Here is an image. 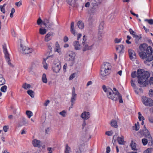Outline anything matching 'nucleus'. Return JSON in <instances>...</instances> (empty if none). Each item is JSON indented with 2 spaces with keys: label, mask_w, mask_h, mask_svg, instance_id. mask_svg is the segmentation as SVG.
Returning <instances> with one entry per match:
<instances>
[{
  "label": "nucleus",
  "mask_w": 153,
  "mask_h": 153,
  "mask_svg": "<svg viewBox=\"0 0 153 153\" xmlns=\"http://www.w3.org/2000/svg\"><path fill=\"white\" fill-rule=\"evenodd\" d=\"M131 76L133 78L137 77L138 83L140 87L146 86L148 84V81L146 79L149 77L150 74L148 72L145 71L143 69H138L137 73L135 71L133 72L131 74Z\"/></svg>",
  "instance_id": "obj_1"
},
{
  "label": "nucleus",
  "mask_w": 153,
  "mask_h": 153,
  "mask_svg": "<svg viewBox=\"0 0 153 153\" xmlns=\"http://www.w3.org/2000/svg\"><path fill=\"white\" fill-rule=\"evenodd\" d=\"M110 65L109 63L105 62L101 68L100 74L102 79H104V77L108 75L110 73Z\"/></svg>",
  "instance_id": "obj_2"
},
{
  "label": "nucleus",
  "mask_w": 153,
  "mask_h": 153,
  "mask_svg": "<svg viewBox=\"0 0 153 153\" xmlns=\"http://www.w3.org/2000/svg\"><path fill=\"white\" fill-rule=\"evenodd\" d=\"M107 94V97L108 98L114 101H116L118 99L120 103H123L122 96L118 91L115 93L111 89V91H110Z\"/></svg>",
  "instance_id": "obj_3"
},
{
  "label": "nucleus",
  "mask_w": 153,
  "mask_h": 153,
  "mask_svg": "<svg viewBox=\"0 0 153 153\" xmlns=\"http://www.w3.org/2000/svg\"><path fill=\"white\" fill-rule=\"evenodd\" d=\"M43 25L45 26H47L48 28H51L53 26H57L59 24L58 20L55 17H52L49 19H45L43 22Z\"/></svg>",
  "instance_id": "obj_4"
},
{
  "label": "nucleus",
  "mask_w": 153,
  "mask_h": 153,
  "mask_svg": "<svg viewBox=\"0 0 153 153\" xmlns=\"http://www.w3.org/2000/svg\"><path fill=\"white\" fill-rule=\"evenodd\" d=\"M20 46L23 54H29L33 51V50L32 49L25 46V43L26 42V40L25 37L20 39Z\"/></svg>",
  "instance_id": "obj_5"
},
{
  "label": "nucleus",
  "mask_w": 153,
  "mask_h": 153,
  "mask_svg": "<svg viewBox=\"0 0 153 153\" xmlns=\"http://www.w3.org/2000/svg\"><path fill=\"white\" fill-rule=\"evenodd\" d=\"M139 48L141 51L146 52L148 55H152L153 52V50L151 46H148L146 44H143L141 45Z\"/></svg>",
  "instance_id": "obj_6"
},
{
  "label": "nucleus",
  "mask_w": 153,
  "mask_h": 153,
  "mask_svg": "<svg viewBox=\"0 0 153 153\" xmlns=\"http://www.w3.org/2000/svg\"><path fill=\"white\" fill-rule=\"evenodd\" d=\"M87 39L85 36H83L82 40V51L83 52L85 51H87L91 50L93 47V45H89L87 42H86Z\"/></svg>",
  "instance_id": "obj_7"
},
{
  "label": "nucleus",
  "mask_w": 153,
  "mask_h": 153,
  "mask_svg": "<svg viewBox=\"0 0 153 153\" xmlns=\"http://www.w3.org/2000/svg\"><path fill=\"white\" fill-rule=\"evenodd\" d=\"M144 130H140L139 132L142 135L144 136L146 138H148V140L151 142V145H152V138L148 130L146 128L145 126H144Z\"/></svg>",
  "instance_id": "obj_8"
},
{
  "label": "nucleus",
  "mask_w": 153,
  "mask_h": 153,
  "mask_svg": "<svg viewBox=\"0 0 153 153\" xmlns=\"http://www.w3.org/2000/svg\"><path fill=\"white\" fill-rule=\"evenodd\" d=\"M61 68L60 62L58 59L55 60L53 62L52 69L55 73L59 72Z\"/></svg>",
  "instance_id": "obj_9"
},
{
  "label": "nucleus",
  "mask_w": 153,
  "mask_h": 153,
  "mask_svg": "<svg viewBox=\"0 0 153 153\" xmlns=\"http://www.w3.org/2000/svg\"><path fill=\"white\" fill-rule=\"evenodd\" d=\"M142 101L143 104L146 106H152L153 105V101L150 98L143 96L142 97Z\"/></svg>",
  "instance_id": "obj_10"
},
{
  "label": "nucleus",
  "mask_w": 153,
  "mask_h": 153,
  "mask_svg": "<svg viewBox=\"0 0 153 153\" xmlns=\"http://www.w3.org/2000/svg\"><path fill=\"white\" fill-rule=\"evenodd\" d=\"M75 54L72 51H69L66 54V59L68 61H73L75 58Z\"/></svg>",
  "instance_id": "obj_11"
},
{
  "label": "nucleus",
  "mask_w": 153,
  "mask_h": 153,
  "mask_svg": "<svg viewBox=\"0 0 153 153\" xmlns=\"http://www.w3.org/2000/svg\"><path fill=\"white\" fill-rule=\"evenodd\" d=\"M129 58L131 60L133 61L136 59V56L134 51L132 49H129L128 51Z\"/></svg>",
  "instance_id": "obj_12"
},
{
  "label": "nucleus",
  "mask_w": 153,
  "mask_h": 153,
  "mask_svg": "<svg viewBox=\"0 0 153 153\" xmlns=\"http://www.w3.org/2000/svg\"><path fill=\"white\" fill-rule=\"evenodd\" d=\"M7 46H8L6 44H4L3 45V49L4 50V52L5 56V58L6 60H10V58L9 54L8 53L7 48Z\"/></svg>",
  "instance_id": "obj_13"
},
{
  "label": "nucleus",
  "mask_w": 153,
  "mask_h": 153,
  "mask_svg": "<svg viewBox=\"0 0 153 153\" xmlns=\"http://www.w3.org/2000/svg\"><path fill=\"white\" fill-rule=\"evenodd\" d=\"M32 143L34 147L40 148L42 146L41 141L36 139H34L32 141Z\"/></svg>",
  "instance_id": "obj_14"
},
{
  "label": "nucleus",
  "mask_w": 153,
  "mask_h": 153,
  "mask_svg": "<svg viewBox=\"0 0 153 153\" xmlns=\"http://www.w3.org/2000/svg\"><path fill=\"white\" fill-rule=\"evenodd\" d=\"M90 113L88 112L84 111L81 115L80 117L83 120H86L90 117Z\"/></svg>",
  "instance_id": "obj_15"
},
{
  "label": "nucleus",
  "mask_w": 153,
  "mask_h": 153,
  "mask_svg": "<svg viewBox=\"0 0 153 153\" xmlns=\"http://www.w3.org/2000/svg\"><path fill=\"white\" fill-rule=\"evenodd\" d=\"M54 51L55 52H57L59 55L61 54L62 53L61 48L60 47L59 45L57 42L55 43Z\"/></svg>",
  "instance_id": "obj_16"
},
{
  "label": "nucleus",
  "mask_w": 153,
  "mask_h": 153,
  "mask_svg": "<svg viewBox=\"0 0 153 153\" xmlns=\"http://www.w3.org/2000/svg\"><path fill=\"white\" fill-rule=\"evenodd\" d=\"M53 35V33L51 32H49L45 35L44 39L45 41L46 42H48L51 40L52 39Z\"/></svg>",
  "instance_id": "obj_17"
},
{
  "label": "nucleus",
  "mask_w": 153,
  "mask_h": 153,
  "mask_svg": "<svg viewBox=\"0 0 153 153\" xmlns=\"http://www.w3.org/2000/svg\"><path fill=\"white\" fill-rule=\"evenodd\" d=\"M140 6L142 9L147 10H148V4L145 1H141L140 3Z\"/></svg>",
  "instance_id": "obj_18"
},
{
  "label": "nucleus",
  "mask_w": 153,
  "mask_h": 153,
  "mask_svg": "<svg viewBox=\"0 0 153 153\" xmlns=\"http://www.w3.org/2000/svg\"><path fill=\"white\" fill-rule=\"evenodd\" d=\"M103 0H94L91 4L93 6V8L97 7L99 4H100Z\"/></svg>",
  "instance_id": "obj_19"
},
{
  "label": "nucleus",
  "mask_w": 153,
  "mask_h": 153,
  "mask_svg": "<svg viewBox=\"0 0 153 153\" xmlns=\"http://www.w3.org/2000/svg\"><path fill=\"white\" fill-rule=\"evenodd\" d=\"M67 2L69 5L72 6H75L77 4V0H66Z\"/></svg>",
  "instance_id": "obj_20"
},
{
  "label": "nucleus",
  "mask_w": 153,
  "mask_h": 153,
  "mask_svg": "<svg viewBox=\"0 0 153 153\" xmlns=\"http://www.w3.org/2000/svg\"><path fill=\"white\" fill-rule=\"evenodd\" d=\"M70 31L71 33L74 36L76 34V31L74 28V22H71V23Z\"/></svg>",
  "instance_id": "obj_21"
},
{
  "label": "nucleus",
  "mask_w": 153,
  "mask_h": 153,
  "mask_svg": "<svg viewBox=\"0 0 153 153\" xmlns=\"http://www.w3.org/2000/svg\"><path fill=\"white\" fill-rule=\"evenodd\" d=\"M135 81L134 80H133L132 79L131 80V86L134 88V91L135 93L138 94V91H137V88L135 84Z\"/></svg>",
  "instance_id": "obj_22"
},
{
  "label": "nucleus",
  "mask_w": 153,
  "mask_h": 153,
  "mask_svg": "<svg viewBox=\"0 0 153 153\" xmlns=\"http://www.w3.org/2000/svg\"><path fill=\"white\" fill-rule=\"evenodd\" d=\"M147 54L146 52L144 51H141L139 53V55L140 57L143 59L146 58V60L147 58L148 57V56H147Z\"/></svg>",
  "instance_id": "obj_23"
},
{
  "label": "nucleus",
  "mask_w": 153,
  "mask_h": 153,
  "mask_svg": "<svg viewBox=\"0 0 153 153\" xmlns=\"http://www.w3.org/2000/svg\"><path fill=\"white\" fill-rule=\"evenodd\" d=\"M22 121L21 122H20L19 124V127H21L23 126H25L28 123V122L25 118H23Z\"/></svg>",
  "instance_id": "obj_24"
},
{
  "label": "nucleus",
  "mask_w": 153,
  "mask_h": 153,
  "mask_svg": "<svg viewBox=\"0 0 153 153\" xmlns=\"http://www.w3.org/2000/svg\"><path fill=\"white\" fill-rule=\"evenodd\" d=\"M77 25L80 29H82L84 27V23L81 20L78 21L77 23Z\"/></svg>",
  "instance_id": "obj_25"
},
{
  "label": "nucleus",
  "mask_w": 153,
  "mask_h": 153,
  "mask_svg": "<svg viewBox=\"0 0 153 153\" xmlns=\"http://www.w3.org/2000/svg\"><path fill=\"white\" fill-rule=\"evenodd\" d=\"M73 45L74 46L75 49V50H79L81 48L80 45L78 41H75L73 43Z\"/></svg>",
  "instance_id": "obj_26"
},
{
  "label": "nucleus",
  "mask_w": 153,
  "mask_h": 153,
  "mask_svg": "<svg viewBox=\"0 0 153 153\" xmlns=\"http://www.w3.org/2000/svg\"><path fill=\"white\" fill-rule=\"evenodd\" d=\"M104 28V23L103 22H101L99 25L98 32H103Z\"/></svg>",
  "instance_id": "obj_27"
},
{
  "label": "nucleus",
  "mask_w": 153,
  "mask_h": 153,
  "mask_svg": "<svg viewBox=\"0 0 153 153\" xmlns=\"http://www.w3.org/2000/svg\"><path fill=\"white\" fill-rule=\"evenodd\" d=\"M102 88L105 92L106 93L107 95L109 93L110 91H111V89L109 88H107L105 85H103Z\"/></svg>",
  "instance_id": "obj_28"
},
{
  "label": "nucleus",
  "mask_w": 153,
  "mask_h": 153,
  "mask_svg": "<svg viewBox=\"0 0 153 153\" xmlns=\"http://www.w3.org/2000/svg\"><path fill=\"white\" fill-rule=\"evenodd\" d=\"M110 124L111 126L114 128H117L118 127V126L117 124V122L115 120H112L110 122Z\"/></svg>",
  "instance_id": "obj_29"
},
{
  "label": "nucleus",
  "mask_w": 153,
  "mask_h": 153,
  "mask_svg": "<svg viewBox=\"0 0 153 153\" xmlns=\"http://www.w3.org/2000/svg\"><path fill=\"white\" fill-rule=\"evenodd\" d=\"M130 146L132 150H136L137 149L136 148V144L134 143L133 141L132 140L130 144Z\"/></svg>",
  "instance_id": "obj_30"
},
{
  "label": "nucleus",
  "mask_w": 153,
  "mask_h": 153,
  "mask_svg": "<svg viewBox=\"0 0 153 153\" xmlns=\"http://www.w3.org/2000/svg\"><path fill=\"white\" fill-rule=\"evenodd\" d=\"M117 140L119 143L120 144H124L123 137L121 136V137H117Z\"/></svg>",
  "instance_id": "obj_31"
},
{
  "label": "nucleus",
  "mask_w": 153,
  "mask_h": 153,
  "mask_svg": "<svg viewBox=\"0 0 153 153\" xmlns=\"http://www.w3.org/2000/svg\"><path fill=\"white\" fill-rule=\"evenodd\" d=\"M129 31L130 34L133 35V37H137V39L138 40L140 39V38H139V36L135 34V32L134 31H133L131 29H129Z\"/></svg>",
  "instance_id": "obj_32"
},
{
  "label": "nucleus",
  "mask_w": 153,
  "mask_h": 153,
  "mask_svg": "<svg viewBox=\"0 0 153 153\" xmlns=\"http://www.w3.org/2000/svg\"><path fill=\"white\" fill-rule=\"evenodd\" d=\"M31 86L29 84H28L27 83H24L23 84L22 86V88L25 89L27 90L31 88Z\"/></svg>",
  "instance_id": "obj_33"
},
{
  "label": "nucleus",
  "mask_w": 153,
  "mask_h": 153,
  "mask_svg": "<svg viewBox=\"0 0 153 153\" xmlns=\"http://www.w3.org/2000/svg\"><path fill=\"white\" fill-rule=\"evenodd\" d=\"M47 32V30L45 29L40 28L39 29V33L42 35L45 34Z\"/></svg>",
  "instance_id": "obj_34"
},
{
  "label": "nucleus",
  "mask_w": 153,
  "mask_h": 153,
  "mask_svg": "<svg viewBox=\"0 0 153 153\" xmlns=\"http://www.w3.org/2000/svg\"><path fill=\"white\" fill-rule=\"evenodd\" d=\"M5 81L2 76L0 74V85H2L5 83Z\"/></svg>",
  "instance_id": "obj_35"
},
{
  "label": "nucleus",
  "mask_w": 153,
  "mask_h": 153,
  "mask_svg": "<svg viewBox=\"0 0 153 153\" xmlns=\"http://www.w3.org/2000/svg\"><path fill=\"white\" fill-rule=\"evenodd\" d=\"M6 5V4H4L3 5L0 6V8L1 11L3 13H5V7Z\"/></svg>",
  "instance_id": "obj_36"
},
{
  "label": "nucleus",
  "mask_w": 153,
  "mask_h": 153,
  "mask_svg": "<svg viewBox=\"0 0 153 153\" xmlns=\"http://www.w3.org/2000/svg\"><path fill=\"white\" fill-rule=\"evenodd\" d=\"M42 80L43 82L45 83L47 82L48 80L46 77V75L45 74H43L42 78Z\"/></svg>",
  "instance_id": "obj_37"
},
{
  "label": "nucleus",
  "mask_w": 153,
  "mask_h": 153,
  "mask_svg": "<svg viewBox=\"0 0 153 153\" xmlns=\"http://www.w3.org/2000/svg\"><path fill=\"white\" fill-rule=\"evenodd\" d=\"M27 93L32 98L34 97V92L33 91L31 90H28L27 91Z\"/></svg>",
  "instance_id": "obj_38"
},
{
  "label": "nucleus",
  "mask_w": 153,
  "mask_h": 153,
  "mask_svg": "<svg viewBox=\"0 0 153 153\" xmlns=\"http://www.w3.org/2000/svg\"><path fill=\"white\" fill-rule=\"evenodd\" d=\"M148 141L149 142V143L151 142H150L148 140V139L147 138L143 139L142 140V143L143 144L144 146L146 145L147 144Z\"/></svg>",
  "instance_id": "obj_39"
},
{
  "label": "nucleus",
  "mask_w": 153,
  "mask_h": 153,
  "mask_svg": "<svg viewBox=\"0 0 153 153\" xmlns=\"http://www.w3.org/2000/svg\"><path fill=\"white\" fill-rule=\"evenodd\" d=\"M71 152V148L70 147L68 146V145L67 144L65 150V153H69L70 152Z\"/></svg>",
  "instance_id": "obj_40"
},
{
  "label": "nucleus",
  "mask_w": 153,
  "mask_h": 153,
  "mask_svg": "<svg viewBox=\"0 0 153 153\" xmlns=\"http://www.w3.org/2000/svg\"><path fill=\"white\" fill-rule=\"evenodd\" d=\"M7 87L6 85H4L2 86L0 89V91L1 92L5 93L7 91Z\"/></svg>",
  "instance_id": "obj_41"
},
{
  "label": "nucleus",
  "mask_w": 153,
  "mask_h": 153,
  "mask_svg": "<svg viewBox=\"0 0 153 153\" xmlns=\"http://www.w3.org/2000/svg\"><path fill=\"white\" fill-rule=\"evenodd\" d=\"M26 114L29 118H30L33 115V113L30 111H27L26 112Z\"/></svg>",
  "instance_id": "obj_42"
},
{
  "label": "nucleus",
  "mask_w": 153,
  "mask_h": 153,
  "mask_svg": "<svg viewBox=\"0 0 153 153\" xmlns=\"http://www.w3.org/2000/svg\"><path fill=\"white\" fill-rule=\"evenodd\" d=\"M135 128H133V129L136 131H138L139 129V123L137 122L136 123H135L134 125V127Z\"/></svg>",
  "instance_id": "obj_43"
},
{
  "label": "nucleus",
  "mask_w": 153,
  "mask_h": 153,
  "mask_svg": "<svg viewBox=\"0 0 153 153\" xmlns=\"http://www.w3.org/2000/svg\"><path fill=\"white\" fill-rule=\"evenodd\" d=\"M76 95L75 94V95H72V97L71 100V103H74V102L76 100Z\"/></svg>",
  "instance_id": "obj_44"
},
{
  "label": "nucleus",
  "mask_w": 153,
  "mask_h": 153,
  "mask_svg": "<svg viewBox=\"0 0 153 153\" xmlns=\"http://www.w3.org/2000/svg\"><path fill=\"white\" fill-rule=\"evenodd\" d=\"M105 134L108 136H111L113 134V131H107L105 132Z\"/></svg>",
  "instance_id": "obj_45"
},
{
  "label": "nucleus",
  "mask_w": 153,
  "mask_h": 153,
  "mask_svg": "<svg viewBox=\"0 0 153 153\" xmlns=\"http://www.w3.org/2000/svg\"><path fill=\"white\" fill-rule=\"evenodd\" d=\"M102 32H98V38L99 40L102 39Z\"/></svg>",
  "instance_id": "obj_46"
},
{
  "label": "nucleus",
  "mask_w": 153,
  "mask_h": 153,
  "mask_svg": "<svg viewBox=\"0 0 153 153\" xmlns=\"http://www.w3.org/2000/svg\"><path fill=\"white\" fill-rule=\"evenodd\" d=\"M152 150V148H149L146 150L143 153H151Z\"/></svg>",
  "instance_id": "obj_47"
},
{
  "label": "nucleus",
  "mask_w": 153,
  "mask_h": 153,
  "mask_svg": "<svg viewBox=\"0 0 153 153\" xmlns=\"http://www.w3.org/2000/svg\"><path fill=\"white\" fill-rule=\"evenodd\" d=\"M85 147V144L83 142L82 143L79 144V151H81L82 149H84Z\"/></svg>",
  "instance_id": "obj_48"
},
{
  "label": "nucleus",
  "mask_w": 153,
  "mask_h": 153,
  "mask_svg": "<svg viewBox=\"0 0 153 153\" xmlns=\"http://www.w3.org/2000/svg\"><path fill=\"white\" fill-rule=\"evenodd\" d=\"M66 111L65 110H63L60 112L59 114L60 115L62 116L63 117H65L66 115Z\"/></svg>",
  "instance_id": "obj_49"
},
{
  "label": "nucleus",
  "mask_w": 153,
  "mask_h": 153,
  "mask_svg": "<svg viewBox=\"0 0 153 153\" xmlns=\"http://www.w3.org/2000/svg\"><path fill=\"white\" fill-rule=\"evenodd\" d=\"M42 20L41 18L39 17V19H38L37 21V23L38 25H40L41 23L42 22Z\"/></svg>",
  "instance_id": "obj_50"
},
{
  "label": "nucleus",
  "mask_w": 153,
  "mask_h": 153,
  "mask_svg": "<svg viewBox=\"0 0 153 153\" xmlns=\"http://www.w3.org/2000/svg\"><path fill=\"white\" fill-rule=\"evenodd\" d=\"M122 39L121 38L120 39H118V38H116L114 39V42L116 43H120L121 41V40Z\"/></svg>",
  "instance_id": "obj_51"
},
{
  "label": "nucleus",
  "mask_w": 153,
  "mask_h": 153,
  "mask_svg": "<svg viewBox=\"0 0 153 153\" xmlns=\"http://www.w3.org/2000/svg\"><path fill=\"white\" fill-rule=\"evenodd\" d=\"M10 60H7V62L8 65H9L12 68H14V65L10 62Z\"/></svg>",
  "instance_id": "obj_52"
},
{
  "label": "nucleus",
  "mask_w": 153,
  "mask_h": 153,
  "mask_svg": "<svg viewBox=\"0 0 153 153\" xmlns=\"http://www.w3.org/2000/svg\"><path fill=\"white\" fill-rule=\"evenodd\" d=\"M86 122L85 120H84L83 121V123L82 125V129L83 130L85 128V127L86 126Z\"/></svg>",
  "instance_id": "obj_53"
},
{
  "label": "nucleus",
  "mask_w": 153,
  "mask_h": 153,
  "mask_svg": "<svg viewBox=\"0 0 153 153\" xmlns=\"http://www.w3.org/2000/svg\"><path fill=\"white\" fill-rule=\"evenodd\" d=\"M50 102V101L49 100H47L45 102V103L44 104V105L45 106H47L48 105L49 103Z\"/></svg>",
  "instance_id": "obj_54"
},
{
  "label": "nucleus",
  "mask_w": 153,
  "mask_h": 153,
  "mask_svg": "<svg viewBox=\"0 0 153 153\" xmlns=\"http://www.w3.org/2000/svg\"><path fill=\"white\" fill-rule=\"evenodd\" d=\"M8 129V128L7 126H5L3 127V129L4 132H7V130Z\"/></svg>",
  "instance_id": "obj_55"
},
{
  "label": "nucleus",
  "mask_w": 153,
  "mask_h": 153,
  "mask_svg": "<svg viewBox=\"0 0 153 153\" xmlns=\"http://www.w3.org/2000/svg\"><path fill=\"white\" fill-rule=\"evenodd\" d=\"M75 77V74L74 73V74H72L70 76L69 78V80H72V79L74 77Z\"/></svg>",
  "instance_id": "obj_56"
},
{
  "label": "nucleus",
  "mask_w": 153,
  "mask_h": 153,
  "mask_svg": "<svg viewBox=\"0 0 153 153\" xmlns=\"http://www.w3.org/2000/svg\"><path fill=\"white\" fill-rule=\"evenodd\" d=\"M15 5L17 7H19L22 5V3L20 2H16Z\"/></svg>",
  "instance_id": "obj_57"
},
{
  "label": "nucleus",
  "mask_w": 153,
  "mask_h": 153,
  "mask_svg": "<svg viewBox=\"0 0 153 153\" xmlns=\"http://www.w3.org/2000/svg\"><path fill=\"white\" fill-rule=\"evenodd\" d=\"M63 40L64 42H68V38L66 36H65Z\"/></svg>",
  "instance_id": "obj_58"
},
{
  "label": "nucleus",
  "mask_w": 153,
  "mask_h": 153,
  "mask_svg": "<svg viewBox=\"0 0 153 153\" xmlns=\"http://www.w3.org/2000/svg\"><path fill=\"white\" fill-rule=\"evenodd\" d=\"M149 82L150 85H153V77H151L150 78Z\"/></svg>",
  "instance_id": "obj_59"
},
{
  "label": "nucleus",
  "mask_w": 153,
  "mask_h": 153,
  "mask_svg": "<svg viewBox=\"0 0 153 153\" xmlns=\"http://www.w3.org/2000/svg\"><path fill=\"white\" fill-rule=\"evenodd\" d=\"M88 21L91 20H95V19L93 18V16H90L88 19Z\"/></svg>",
  "instance_id": "obj_60"
},
{
  "label": "nucleus",
  "mask_w": 153,
  "mask_h": 153,
  "mask_svg": "<svg viewBox=\"0 0 153 153\" xmlns=\"http://www.w3.org/2000/svg\"><path fill=\"white\" fill-rule=\"evenodd\" d=\"M92 84H93V82L92 81H88L87 84L86 86H88L90 85H92Z\"/></svg>",
  "instance_id": "obj_61"
},
{
  "label": "nucleus",
  "mask_w": 153,
  "mask_h": 153,
  "mask_svg": "<svg viewBox=\"0 0 153 153\" xmlns=\"http://www.w3.org/2000/svg\"><path fill=\"white\" fill-rule=\"evenodd\" d=\"M148 23L149 24L153 25V19H149V21Z\"/></svg>",
  "instance_id": "obj_62"
},
{
  "label": "nucleus",
  "mask_w": 153,
  "mask_h": 153,
  "mask_svg": "<svg viewBox=\"0 0 153 153\" xmlns=\"http://www.w3.org/2000/svg\"><path fill=\"white\" fill-rule=\"evenodd\" d=\"M110 151V149L109 146H108L106 148V152L107 153H109Z\"/></svg>",
  "instance_id": "obj_63"
},
{
  "label": "nucleus",
  "mask_w": 153,
  "mask_h": 153,
  "mask_svg": "<svg viewBox=\"0 0 153 153\" xmlns=\"http://www.w3.org/2000/svg\"><path fill=\"white\" fill-rule=\"evenodd\" d=\"M138 118L140 121H141L142 120H144V118L143 116H139Z\"/></svg>",
  "instance_id": "obj_64"
}]
</instances>
